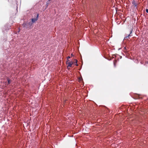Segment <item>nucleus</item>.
<instances>
[{"mask_svg":"<svg viewBox=\"0 0 148 148\" xmlns=\"http://www.w3.org/2000/svg\"><path fill=\"white\" fill-rule=\"evenodd\" d=\"M77 60L75 59L74 60V61H73V62H68V65H72L73 63H75L74 65H78L77 64Z\"/></svg>","mask_w":148,"mask_h":148,"instance_id":"f257e3e1","label":"nucleus"},{"mask_svg":"<svg viewBox=\"0 0 148 148\" xmlns=\"http://www.w3.org/2000/svg\"><path fill=\"white\" fill-rule=\"evenodd\" d=\"M39 16V14H38L37 15L36 17L35 18H34L32 19V23H34L36 21H37L38 19Z\"/></svg>","mask_w":148,"mask_h":148,"instance_id":"f03ea898","label":"nucleus"},{"mask_svg":"<svg viewBox=\"0 0 148 148\" xmlns=\"http://www.w3.org/2000/svg\"><path fill=\"white\" fill-rule=\"evenodd\" d=\"M130 34L127 36H126V37H125L124 39H125V38H127L128 39L130 38V37L131 36H132V29L131 30H130Z\"/></svg>","mask_w":148,"mask_h":148,"instance_id":"7ed1b4c3","label":"nucleus"},{"mask_svg":"<svg viewBox=\"0 0 148 148\" xmlns=\"http://www.w3.org/2000/svg\"><path fill=\"white\" fill-rule=\"evenodd\" d=\"M113 58H117L118 59H119V57L120 59H121L122 58V56H120L119 55L117 54H115L113 55Z\"/></svg>","mask_w":148,"mask_h":148,"instance_id":"20e7f679","label":"nucleus"},{"mask_svg":"<svg viewBox=\"0 0 148 148\" xmlns=\"http://www.w3.org/2000/svg\"><path fill=\"white\" fill-rule=\"evenodd\" d=\"M132 3L134 5L135 7H136V8H137V4L134 0H133L132 2Z\"/></svg>","mask_w":148,"mask_h":148,"instance_id":"39448f33","label":"nucleus"},{"mask_svg":"<svg viewBox=\"0 0 148 148\" xmlns=\"http://www.w3.org/2000/svg\"><path fill=\"white\" fill-rule=\"evenodd\" d=\"M7 79L8 81V84H9L12 82V80H10L8 77H7Z\"/></svg>","mask_w":148,"mask_h":148,"instance_id":"423d86ee","label":"nucleus"},{"mask_svg":"<svg viewBox=\"0 0 148 148\" xmlns=\"http://www.w3.org/2000/svg\"><path fill=\"white\" fill-rule=\"evenodd\" d=\"M73 65H68L67 66V68L68 69H70V68L71 67H72Z\"/></svg>","mask_w":148,"mask_h":148,"instance_id":"0eeeda50","label":"nucleus"},{"mask_svg":"<svg viewBox=\"0 0 148 148\" xmlns=\"http://www.w3.org/2000/svg\"><path fill=\"white\" fill-rule=\"evenodd\" d=\"M49 1H48L47 2H46V4L47 5V6H48V4H49Z\"/></svg>","mask_w":148,"mask_h":148,"instance_id":"6e6552de","label":"nucleus"},{"mask_svg":"<svg viewBox=\"0 0 148 148\" xmlns=\"http://www.w3.org/2000/svg\"><path fill=\"white\" fill-rule=\"evenodd\" d=\"M140 98L139 97V95L137 97H136V98L135 99H140Z\"/></svg>","mask_w":148,"mask_h":148,"instance_id":"1a4fd4ad","label":"nucleus"},{"mask_svg":"<svg viewBox=\"0 0 148 148\" xmlns=\"http://www.w3.org/2000/svg\"><path fill=\"white\" fill-rule=\"evenodd\" d=\"M70 56L68 57L67 59L68 61H69V59H70Z\"/></svg>","mask_w":148,"mask_h":148,"instance_id":"9d476101","label":"nucleus"},{"mask_svg":"<svg viewBox=\"0 0 148 148\" xmlns=\"http://www.w3.org/2000/svg\"><path fill=\"white\" fill-rule=\"evenodd\" d=\"M146 12L148 13V9H146Z\"/></svg>","mask_w":148,"mask_h":148,"instance_id":"9b49d317","label":"nucleus"},{"mask_svg":"<svg viewBox=\"0 0 148 148\" xmlns=\"http://www.w3.org/2000/svg\"><path fill=\"white\" fill-rule=\"evenodd\" d=\"M9 29V27L8 28V29H5V31H6L7 30H8V29Z\"/></svg>","mask_w":148,"mask_h":148,"instance_id":"f8f14e48","label":"nucleus"},{"mask_svg":"<svg viewBox=\"0 0 148 148\" xmlns=\"http://www.w3.org/2000/svg\"><path fill=\"white\" fill-rule=\"evenodd\" d=\"M124 49L126 50V47H124Z\"/></svg>","mask_w":148,"mask_h":148,"instance_id":"ddd939ff","label":"nucleus"},{"mask_svg":"<svg viewBox=\"0 0 148 148\" xmlns=\"http://www.w3.org/2000/svg\"><path fill=\"white\" fill-rule=\"evenodd\" d=\"M31 23V22H29V24H30Z\"/></svg>","mask_w":148,"mask_h":148,"instance_id":"4468645a","label":"nucleus"},{"mask_svg":"<svg viewBox=\"0 0 148 148\" xmlns=\"http://www.w3.org/2000/svg\"><path fill=\"white\" fill-rule=\"evenodd\" d=\"M114 65H115V63H114Z\"/></svg>","mask_w":148,"mask_h":148,"instance_id":"2eb2a0df","label":"nucleus"}]
</instances>
